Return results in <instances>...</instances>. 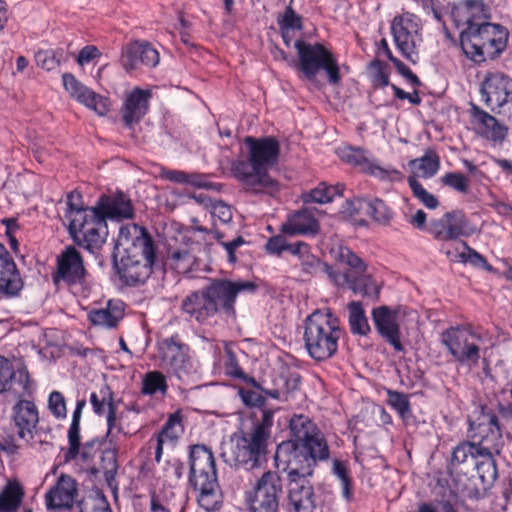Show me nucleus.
<instances>
[{"mask_svg": "<svg viewBox=\"0 0 512 512\" xmlns=\"http://www.w3.org/2000/svg\"><path fill=\"white\" fill-rule=\"evenodd\" d=\"M291 438L278 445L275 462L288 481L308 478L319 463L330 459V446L323 431L307 415L294 414L289 420Z\"/></svg>", "mask_w": 512, "mask_h": 512, "instance_id": "f257e3e1", "label": "nucleus"}, {"mask_svg": "<svg viewBox=\"0 0 512 512\" xmlns=\"http://www.w3.org/2000/svg\"><path fill=\"white\" fill-rule=\"evenodd\" d=\"M256 290L257 285L253 281L212 278L207 285L187 295L181 309L199 324H205L215 316L225 321H235L238 296L253 294Z\"/></svg>", "mask_w": 512, "mask_h": 512, "instance_id": "f03ea898", "label": "nucleus"}, {"mask_svg": "<svg viewBox=\"0 0 512 512\" xmlns=\"http://www.w3.org/2000/svg\"><path fill=\"white\" fill-rule=\"evenodd\" d=\"M244 144L248 149L247 160H236L231 171L247 192L274 194L279 185L268 173L267 169L278 162L280 143L273 136L256 138L246 136Z\"/></svg>", "mask_w": 512, "mask_h": 512, "instance_id": "7ed1b4c3", "label": "nucleus"}, {"mask_svg": "<svg viewBox=\"0 0 512 512\" xmlns=\"http://www.w3.org/2000/svg\"><path fill=\"white\" fill-rule=\"evenodd\" d=\"M117 245L124 255L115 266L120 280L127 286H138L146 282L153 271L156 259L154 240L143 226L127 224L119 230Z\"/></svg>", "mask_w": 512, "mask_h": 512, "instance_id": "20e7f679", "label": "nucleus"}, {"mask_svg": "<svg viewBox=\"0 0 512 512\" xmlns=\"http://www.w3.org/2000/svg\"><path fill=\"white\" fill-rule=\"evenodd\" d=\"M188 481L197 493V503L211 512L221 507V490L218 482L216 461L212 450L204 444L189 446Z\"/></svg>", "mask_w": 512, "mask_h": 512, "instance_id": "39448f33", "label": "nucleus"}, {"mask_svg": "<svg viewBox=\"0 0 512 512\" xmlns=\"http://www.w3.org/2000/svg\"><path fill=\"white\" fill-rule=\"evenodd\" d=\"M274 413L272 409H264L262 416L255 419L249 430L234 435L232 457L236 466L249 471L267 462Z\"/></svg>", "mask_w": 512, "mask_h": 512, "instance_id": "423d86ee", "label": "nucleus"}, {"mask_svg": "<svg viewBox=\"0 0 512 512\" xmlns=\"http://www.w3.org/2000/svg\"><path fill=\"white\" fill-rule=\"evenodd\" d=\"M343 334L339 318L330 309H317L304 322L303 340L308 355L318 361L332 358Z\"/></svg>", "mask_w": 512, "mask_h": 512, "instance_id": "0eeeda50", "label": "nucleus"}, {"mask_svg": "<svg viewBox=\"0 0 512 512\" xmlns=\"http://www.w3.org/2000/svg\"><path fill=\"white\" fill-rule=\"evenodd\" d=\"M460 46L464 55L476 64L495 60L506 50L508 29L497 23L484 20L476 28L460 32Z\"/></svg>", "mask_w": 512, "mask_h": 512, "instance_id": "6e6552de", "label": "nucleus"}, {"mask_svg": "<svg viewBox=\"0 0 512 512\" xmlns=\"http://www.w3.org/2000/svg\"><path fill=\"white\" fill-rule=\"evenodd\" d=\"M486 336L482 326L464 322L443 330L440 342L458 365L475 367L481 359Z\"/></svg>", "mask_w": 512, "mask_h": 512, "instance_id": "1a4fd4ad", "label": "nucleus"}, {"mask_svg": "<svg viewBox=\"0 0 512 512\" xmlns=\"http://www.w3.org/2000/svg\"><path fill=\"white\" fill-rule=\"evenodd\" d=\"M294 46L298 56L295 68L299 72L300 79L316 83L318 73L325 71L329 84L338 85L341 82L337 58L325 45L299 39Z\"/></svg>", "mask_w": 512, "mask_h": 512, "instance_id": "9d476101", "label": "nucleus"}, {"mask_svg": "<svg viewBox=\"0 0 512 512\" xmlns=\"http://www.w3.org/2000/svg\"><path fill=\"white\" fill-rule=\"evenodd\" d=\"M338 261L349 269L344 272L333 269L331 280L340 287L347 286L355 294L371 299L378 298L381 287L371 274L367 273L368 266L364 260L349 247L341 246Z\"/></svg>", "mask_w": 512, "mask_h": 512, "instance_id": "9b49d317", "label": "nucleus"}, {"mask_svg": "<svg viewBox=\"0 0 512 512\" xmlns=\"http://www.w3.org/2000/svg\"><path fill=\"white\" fill-rule=\"evenodd\" d=\"M68 232L74 243L95 253L100 250L108 236L106 220L95 206L79 211L68 224Z\"/></svg>", "mask_w": 512, "mask_h": 512, "instance_id": "f8f14e48", "label": "nucleus"}, {"mask_svg": "<svg viewBox=\"0 0 512 512\" xmlns=\"http://www.w3.org/2000/svg\"><path fill=\"white\" fill-rule=\"evenodd\" d=\"M283 495V479L276 471H266L245 493L248 512H279Z\"/></svg>", "mask_w": 512, "mask_h": 512, "instance_id": "ddd939ff", "label": "nucleus"}, {"mask_svg": "<svg viewBox=\"0 0 512 512\" xmlns=\"http://www.w3.org/2000/svg\"><path fill=\"white\" fill-rule=\"evenodd\" d=\"M160 367L172 376L183 381L194 371L190 356V347L184 343L178 334L164 338L157 344Z\"/></svg>", "mask_w": 512, "mask_h": 512, "instance_id": "4468645a", "label": "nucleus"}, {"mask_svg": "<svg viewBox=\"0 0 512 512\" xmlns=\"http://www.w3.org/2000/svg\"><path fill=\"white\" fill-rule=\"evenodd\" d=\"M56 266L51 274L56 287L82 285L86 282L88 270L81 252L74 246H66L56 257Z\"/></svg>", "mask_w": 512, "mask_h": 512, "instance_id": "2eb2a0df", "label": "nucleus"}, {"mask_svg": "<svg viewBox=\"0 0 512 512\" xmlns=\"http://www.w3.org/2000/svg\"><path fill=\"white\" fill-rule=\"evenodd\" d=\"M481 98L492 112L512 117V79L503 73H488L481 84Z\"/></svg>", "mask_w": 512, "mask_h": 512, "instance_id": "dca6fc26", "label": "nucleus"}, {"mask_svg": "<svg viewBox=\"0 0 512 512\" xmlns=\"http://www.w3.org/2000/svg\"><path fill=\"white\" fill-rule=\"evenodd\" d=\"M420 20L411 13L397 15L391 22V33L397 50L413 64L418 62L417 44L421 42Z\"/></svg>", "mask_w": 512, "mask_h": 512, "instance_id": "f3484780", "label": "nucleus"}, {"mask_svg": "<svg viewBox=\"0 0 512 512\" xmlns=\"http://www.w3.org/2000/svg\"><path fill=\"white\" fill-rule=\"evenodd\" d=\"M474 232L470 221L462 209H453L445 212L439 218H433L427 226L429 233L437 241H454L461 237H468Z\"/></svg>", "mask_w": 512, "mask_h": 512, "instance_id": "a211bd4d", "label": "nucleus"}, {"mask_svg": "<svg viewBox=\"0 0 512 512\" xmlns=\"http://www.w3.org/2000/svg\"><path fill=\"white\" fill-rule=\"evenodd\" d=\"M342 161L360 169L361 172L377 178L380 181L398 182L403 174L393 167H382L376 160L367 157V152L359 147L347 146L340 150Z\"/></svg>", "mask_w": 512, "mask_h": 512, "instance_id": "6ab92c4d", "label": "nucleus"}, {"mask_svg": "<svg viewBox=\"0 0 512 512\" xmlns=\"http://www.w3.org/2000/svg\"><path fill=\"white\" fill-rule=\"evenodd\" d=\"M468 435L477 445L497 449L502 440V429L497 415L491 411L482 412L475 420H469Z\"/></svg>", "mask_w": 512, "mask_h": 512, "instance_id": "aec40b11", "label": "nucleus"}, {"mask_svg": "<svg viewBox=\"0 0 512 512\" xmlns=\"http://www.w3.org/2000/svg\"><path fill=\"white\" fill-rule=\"evenodd\" d=\"M123 68L127 71L155 68L160 62L158 50L146 40H134L125 45L120 58Z\"/></svg>", "mask_w": 512, "mask_h": 512, "instance_id": "412c9836", "label": "nucleus"}, {"mask_svg": "<svg viewBox=\"0 0 512 512\" xmlns=\"http://www.w3.org/2000/svg\"><path fill=\"white\" fill-rule=\"evenodd\" d=\"M62 81L65 90L82 105L101 116L109 112L111 102L108 97L102 96L85 86L71 73H64Z\"/></svg>", "mask_w": 512, "mask_h": 512, "instance_id": "4be33fe9", "label": "nucleus"}, {"mask_svg": "<svg viewBox=\"0 0 512 512\" xmlns=\"http://www.w3.org/2000/svg\"><path fill=\"white\" fill-rule=\"evenodd\" d=\"M469 123L477 136L494 143L503 142L508 135L504 124L474 103L470 104Z\"/></svg>", "mask_w": 512, "mask_h": 512, "instance_id": "5701e85b", "label": "nucleus"}, {"mask_svg": "<svg viewBox=\"0 0 512 512\" xmlns=\"http://www.w3.org/2000/svg\"><path fill=\"white\" fill-rule=\"evenodd\" d=\"M371 317L378 334L389 343L396 352H403L404 346L401 342L398 310L387 305H382L372 309Z\"/></svg>", "mask_w": 512, "mask_h": 512, "instance_id": "b1692460", "label": "nucleus"}, {"mask_svg": "<svg viewBox=\"0 0 512 512\" xmlns=\"http://www.w3.org/2000/svg\"><path fill=\"white\" fill-rule=\"evenodd\" d=\"M11 422L17 430L18 438L29 443L36 433L39 411L34 401L18 399L11 408Z\"/></svg>", "mask_w": 512, "mask_h": 512, "instance_id": "393cba45", "label": "nucleus"}, {"mask_svg": "<svg viewBox=\"0 0 512 512\" xmlns=\"http://www.w3.org/2000/svg\"><path fill=\"white\" fill-rule=\"evenodd\" d=\"M450 16L456 28L469 30L488 20L490 9L482 0H464L451 6Z\"/></svg>", "mask_w": 512, "mask_h": 512, "instance_id": "a878e982", "label": "nucleus"}, {"mask_svg": "<svg viewBox=\"0 0 512 512\" xmlns=\"http://www.w3.org/2000/svg\"><path fill=\"white\" fill-rule=\"evenodd\" d=\"M151 98V90L140 87H134L125 94L120 113L126 127L131 128L142 121L149 112Z\"/></svg>", "mask_w": 512, "mask_h": 512, "instance_id": "bb28decb", "label": "nucleus"}, {"mask_svg": "<svg viewBox=\"0 0 512 512\" xmlns=\"http://www.w3.org/2000/svg\"><path fill=\"white\" fill-rule=\"evenodd\" d=\"M23 287L24 282L13 257L0 242V299L19 296Z\"/></svg>", "mask_w": 512, "mask_h": 512, "instance_id": "cd10ccee", "label": "nucleus"}, {"mask_svg": "<svg viewBox=\"0 0 512 512\" xmlns=\"http://www.w3.org/2000/svg\"><path fill=\"white\" fill-rule=\"evenodd\" d=\"M96 209L107 221H121L132 219L135 215L132 200L123 191H116L112 194H102L96 204Z\"/></svg>", "mask_w": 512, "mask_h": 512, "instance_id": "c85d7f7f", "label": "nucleus"}, {"mask_svg": "<svg viewBox=\"0 0 512 512\" xmlns=\"http://www.w3.org/2000/svg\"><path fill=\"white\" fill-rule=\"evenodd\" d=\"M279 231L288 237L315 236L320 231V223L311 209L302 208L289 213Z\"/></svg>", "mask_w": 512, "mask_h": 512, "instance_id": "c756f323", "label": "nucleus"}, {"mask_svg": "<svg viewBox=\"0 0 512 512\" xmlns=\"http://www.w3.org/2000/svg\"><path fill=\"white\" fill-rule=\"evenodd\" d=\"M77 492L76 481L71 476L62 474L46 493V505L49 509H70L75 502Z\"/></svg>", "mask_w": 512, "mask_h": 512, "instance_id": "7c9ffc66", "label": "nucleus"}, {"mask_svg": "<svg viewBox=\"0 0 512 512\" xmlns=\"http://www.w3.org/2000/svg\"><path fill=\"white\" fill-rule=\"evenodd\" d=\"M292 256L298 259L299 268L303 275L317 276L319 274H326L331 279L333 267L314 255L308 243L298 241V246L294 249Z\"/></svg>", "mask_w": 512, "mask_h": 512, "instance_id": "2f4dec72", "label": "nucleus"}, {"mask_svg": "<svg viewBox=\"0 0 512 512\" xmlns=\"http://www.w3.org/2000/svg\"><path fill=\"white\" fill-rule=\"evenodd\" d=\"M87 317L93 326L114 329L124 318V303L119 300H109L105 307L91 309Z\"/></svg>", "mask_w": 512, "mask_h": 512, "instance_id": "473e14b6", "label": "nucleus"}, {"mask_svg": "<svg viewBox=\"0 0 512 512\" xmlns=\"http://www.w3.org/2000/svg\"><path fill=\"white\" fill-rule=\"evenodd\" d=\"M289 502L294 512H313L315 508V493L313 486L306 478L289 481Z\"/></svg>", "mask_w": 512, "mask_h": 512, "instance_id": "72a5a7b5", "label": "nucleus"}, {"mask_svg": "<svg viewBox=\"0 0 512 512\" xmlns=\"http://www.w3.org/2000/svg\"><path fill=\"white\" fill-rule=\"evenodd\" d=\"M241 380L245 381L247 384L251 385L258 391H261L265 396L270 397L276 400H286L287 394L295 390L300 383L299 374H291L290 378L279 375L275 380L274 388H266L262 384H260L255 378L252 376H248L245 373V377Z\"/></svg>", "mask_w": 512, "mask_h": 512, "instance_id": "f704fd0d", "label": "nucleus"}, {"mask_svg": "<svg viewBox=\"0 0 512 512\" xmlns=\"http://www.w3.org/2000/svg\"><path fill=\"white\" fill-rule=\"evenodd\" d=\"M67 437L69 447L65 453L66 460H75L79 455L84 461L92 459L102 445L100 440L95 439L86 442L80 450V425L70 424Z\"/></svg>", "mask_w": 512, "mask_h": 512, "instance_id": "c9c22d12", "label": "nucleus"}, {"mask_svg": "<svg viewBox=\"0 0 512 512\" xmlns=\"http://www.w3.org/2000/svg\"><path fill=\"white\" fill-rule=\"evenodd\" d=\"M117 445H109V447L101 450L99 452V465L88 468V472L94 477H98L102 473L109 486L115 481L118 470Z\"/></svg>", "mask_w": 512, "mask_h": 512, "instance_id": "e433bc0d", "label": "nucleus"}, {"mask_svg": "<svg viewBox=\"0 0 512 512\" xmlns=\"http://www.w3.org/2000/svg\"><path fill=\"white\" fill-rule=\"evenodd\" d=\"M25 497L24 486L10 479L0 490V512H18Z\"/></svg>", "mask_w": 512, "mask_h": 512, "instance_id": "4c0bfd02", "label": "nucleus"}, {"mask_svg": "<svg viewBox=\"0 0 512 512\" xmlns=\"http://www.w3.org/2000/svg\"><path fill=\"white\" fill-rule=\"evenodd\" d=\"M345 186L342 183L334 185L327 184L326 182H320L315 188L304 193L302 200L305 204L308 203H319L325 204L332 202L336 196H342Z\"/></svg>", "mask_w": 512, "mask_h": 512, "instance_id": "58836bf2", "label": "nucleus"}, {"mask_svg": "<svg viewBox=\"0 0 512 512\" xmlns=\"http://www.w3.org/2000/svg\"><path fill=\"white\" fill-rule=\"evenodd\" d=\"M409 166L414 172V176L428 179L438 172L440 157L434 150H428L422 157L412 159Z\"/></svg>", "mask_w": 512, "mask_h": 512, "instance_id": "ea45409f", "label": "nucleus"}, {"mask_svg": "<svg viewBox=\"0 0 512 512\" xmlns=\"http://www.w3.org/2000/svg\"><path fill=\"white\" fill-rule=\"evenodd\" d=\"M479 479L484 485H491L497 479V466L492 451L488 447H484L481 455L474 462Z\"/></svg>", "mask_w": 512, "mask_h": 512, "instance_id": "a19ab883", "label": "nucleus"}, {"mask_svg": "<svg viewBox=\"0 0 512 512\" xmlns=\"http://www.w3.org/2000/svg\"><path fill=\"white\" fill-rule=\"evenodd\" d=\"M484 446L477 445L472 441L460 442L452 451L450 465L453 468H459L471 460L474 464L475 460L481 455Z\"/></svg>", "mask_w": 512, "mask_h": 512, "instance_id": "79ce46f5", "label": "nucleus"}, {"mask_svg": "<svg viewBox=\"0 0 512 512\" xmlns=\"http://www.w3.org/2000/svg\"><path fill=\"white\" fill-rule=\"evenodd\" d=\"M183 415L181 410L170 414L162 428L156 435L162 438L167 444L174 446L184 432L182 424Z\"/></svg>", "mask_w": 512, "mask_h": 512, "instance_id": "37998d69", "label": "nucleus"}, {"mask_svg": "<svg viewBox=\"0 0 512 512\" xmlns=\"http://www.w3.org/2000/svg\"><path fill=\"white\" fill-rule=\"evenodd\" d=\"M332 474L341 483V494L346 501H351L354 493V481L350 473L349 463L345 460L334 459Z\"/></svg>", "mask_w": 512, "mask_h": 512, "instance_id": "c03bdc74", "label": "nucleus"}, {"mask_svg": "<svg viewBox=\"0 0 512 512\" xmlns=\"http://www.w3.org/2000/svg\"><path fill=\"white\" fill-rule=\"evenodd\" d=\"M349 326L350 331L354 335L365 336L370 332V325L365 315L362 303L352 301L348 304Z\"/></svg>", "mask_w": 512, "mask_h": 512, "instance_id": "a18cd8bd", "label": "nucleus"}, {"mask_svg": "<svg viewBox=\"0 0 512 512\" xmlns=\"http://www.w3.org/2000/svg\"><path fill=\"white\" fill-rule=\"evenodd\" d=\"M366 213L380 225H389L394 217L393 210L380 198L365 201Z\"/></svg>", "mask_w": 512, "mask_h": 512, "instance_id": "49530a36", "label": "nucleus"}, {"mask_svg": "<svg viewBox=\"0 0 512 512\" xmlns=\"http://www.w3.org/2000/svg\"><path fill=\"white\" fill-rule=\"evenodd\" d=\"M167 391V379L161 371L153 370L145 373L141 385L143 395L153 396L158 392L165 395Z\"/></svg>", "mask_w": 512, "mask_h": 512, "instance_id": "de8ad7c7", "label": "nucleus"}, {"mask_svg": "<svg viewBox=\"0 0 512 512\" xmlns=\"http://www.w3.org/2000/svg\"><path fill=\"white\" fill-rule=\"evenodd\" d=\"M90 403L93 412L102 416L107 413L111 408L114 409V394L108 385H102L98 392H92L90 394Z\"/></svg>", "mask_w": 512, "mask_h": 512, "instance_id": "09e8293b", "label": "nucleus"}, {"mask_svg": "<svg viewBox=\"0 0 512 512\" xmlns=\"http://www.w3.org/2000/svg\"><path fill=\"white\" fill-rule=\"evenodd\" d=\"M193 198L203 204L207 208L213 218H217L222 223H228L232 219V211L229 205L225 204L220 200H212L207 195L200 193L199 195H193Z\"/></svg>", "mask_w": 512, "mask_h": 512, "instance_id": "8fccbe9b", "label": "nucleus"}, {"mask_svg": "<svg viewBox=\"0 0 512 512\" xmlns=\"http://www.w3.org/2000/svg\"><path fill=\"white\" fill-rule=\"evenodd\" d=\"M167 261L169 266L178 274H187L191 272L195 265L196 258L187 249L174 250L169 253Z\"/></svg>", "mask_w": 512, "mask_h": 512, "instance_id": "3c124183", "label": "nucleus"}, {"mask_svg": "<svg viewBox=\"0 0 512 512\" xmlns=\"http://www.w3.org/2000/svg\"><path fill=\"white\" fill-rule=\"evenodd\" d=\"M287 235H283L281 232L274 235L265 243L264 249L268 255L280 257L283 252L287 251L293 255L294 249L298 246V241L289 243L286 239Z\"/></svg>", "mask_w": 512, "mask_h": 512, "instance_id": "603ef678", "label": "nucleus"}, {"mask_svg": "<svg viewBox=\"0 0 512 512\" xmlns=\"http://www.w3.org/2000/svg\"><path fill=\"white\" fill-rule=\"evenodd\" d=\"M464 251L459 253V260L462 263H469L475 268H481L487 272H494V267L487 261V259L470 247L467 242H463Z\"/></svg>", "mask_w": 512, "mask_h": 512, "instance_id": "864d4df0", "label": "nucleus"}, {"mask_svg": "<svg viewBox=\"0 0 512 512\" xmlns=\"http://www.w3.org/2000/svg\"><path fill=\"white\" fill-rule=\"evenodd\" d=\"M368 68L371 72L374 88H384L391 85L387 63L375 58L369 63Z\"/></svg>", "mask_w": 512, "mask_h": 512, "instance_id": "5fc2aeb1", "label": "nucleus"}, {"mask_svg": "<svg viewBox=\"0 0 512 512\" xmlns=\"http://www.w3.org/2000/svg\"><path fill=\"white\" fill-rule=\"evenodd\" d=\"M407 181L413 196L416 197L426 208L436 209L440 205L438 198L428 192L415 176H409Z\"/></svg>", "mask_w": 512, "mask_h": 512, "instance_id": "6e6d98bb", "label": "nucleus"}, {"mask_svg": "<svg viewBox=\"0 0 512 512\" xmlns=\"http://www.w3.org/2000/svg\"><path fill=\"white\" fill-rule=\"evenodd\" d=\"M13 379H15V383L20 387V390L15 391L18 399H25L24 397H30L33 394V383L25 365L17 368Z\"/></svg>", "mask_w": 512, "mask_h": 512, "instance_id": "4d7b16f0", "label": "nucleus"}, {"mask_svg": "<svg viewBox=\"0 0 512 512\" xmlns=\"http://www.w3.org/2000/svg\"><path fill=\"white\" fill-rule=\"evenodd\" d=\"M442 185L459 193L466 194L469 191V179L461 172H447L440 179Z\"/></svg>", "mask_w": 512, "mask_h": 512, "instance_id": "13d9d810", "label": "nucleus"}, {"mask_svg": "<svg viewBox=\"0 0 512 512\" xmlns=\"http://www.w3.org/2000/svg\"><path fill=\"white\" fill-rule=\"evenodd\" d=\"M61 52L53 49L40 50L35 54V61L39 67L51 71L60 66Z\"/></svg>", "mask_w": 512, "mask_h": 512, "instance_id": "bf43d9fd", "label": "nucleus"}, {"mask_svg": "<svg viewBox=\"0 0 512 512\" xmlns=\"http://www.w3.org/2000/svg\"><path fill=\"white\" fill-rule=\"evenodd\" d=\"M292 2L293 0L290 1L284 13L278 17L277 22L282 32L288 29L301 30L303 28L302 17L296 14L291 6Z\"/></svg>", "mask_w": 512, "mask_h": 512, "instance_id": "052dcab7", "label": "nucleus"}, {"mask_svg": "<svg viewBox=\"0 0 512 512\" xmlns=\"http://www.w3.org/2000/svg\"><path fill=\"white\" fill-rule=\"evenodd\" d=\"M388 404L396 410L400 416L405 417L410 413V402L406 394L392 389L387 390Z\"/></svg>", "mask_w": 512, "mask_h": 512, "instance_id": "680f3d73", "label": "nucleus"}, {"mask_svg": "<svg viewBox=\"0 0 512 512\" xmlns=\"http://www.w3.org/2000/svg\"><path fill=\"white\" fill-rule=\"evenodd\" d=\"M164 477L170 483L180 481L185 473V464L179 458H172L165 462Z\"/></svg>", "mask_w": 512, "mask_h": 512, "instance_id": "e2e57ef3", "label": "nucleus"}, {"mask_svg": "<svg viewBox=\"0 0 512 512\" xmlns=\"http://www.w3.org/2000/svg\"><path fill=\"white\" fill-rule=\"evenodd\" d=\"M48 409L56 419L67 417V408L64 395L59 391H52L48 398Z\"/></svg>", "mask_w": 512, "mask_h": 512, "instance_id": "0e129e2a", "label": "nucleus"}, {"mask_svg": "<svg viewBox=\"0 0 512 512\" xmlns=\"http://www.w3.org/2000/svg\"><path fill=\"white\" fill-rule=\"evenodd\" d=\"M238 395L245 406L260 408L261 412L266 409V397L262 393L241 387L238 389Z\"/></svg>", "mask_w": 512, "mask_h": 512, "instance_id": "69168bd1", "label": "nucleus"}, {"mask_svg": "<svg viewBox=\"0 0 512 512\" xmlns=\"http://www.w3.org/2000/svg\"><path fill=\"white\" fill-rule=\"evenodd\" d=\"M107 432L106 441L109 445L118 444V435L122 433V427L117 424L116 407L106 413Z\"/></svg>", "mask_w": 512, "mask_h": 512, "instance_id": "338daca9", "label": "nucleus"}, {"mask_svg": "<svg viewBox=\"0 0 512 512\" xmlns=\"http://www.w3.org/2000/svg\"><path fill=\"white\" fill-rule=\"evenodd\" d=\"M14 376L13 365L6 357L0 355V394L9 390Z\"/></svg>", "mask_w": 512, "mask_h": 512, "instance_id": "774afa93", "label": "nucleus"}]
</instances>
